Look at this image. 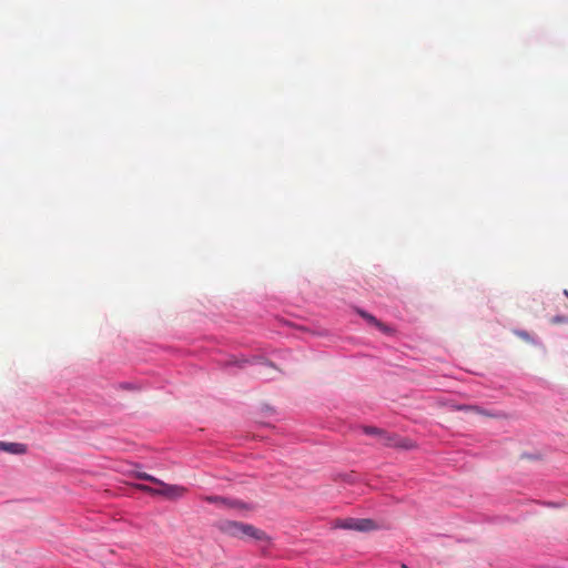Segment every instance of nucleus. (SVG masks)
Instances as JSON below:
<instances>
[{"label": "nucleus", "instance_id": "16", "mask_svg": "<svg viewBox=\"0 0 568 568\" xmlns=\"http://www.w3.org/2000/svg\"><path fill=\"white\" fill-rule=\"evenodd\" d=\"M120 388L126 389V390H134L136 387L133 384L130 383H122L120 384Z\"/></svg>", "mask_w": 568, "mask_h": 568}, {"label": "nucleus", "instance_id": "1", "mask_svg": "<svg viewBox=\"0 0 568 568\" xmlns=\"http://www.w3.org/2000/svg\"><path fill=\"white\" fill-rule=\"evenodd\" d=\"M203 499L206 503L214 504L219 508L227 510L232 514H241L246 511V504L243 500L223 497V496H205Z\"/></svg>", "mask_w": 568, "mask_h": 568}, {"label": "nucleus", "instance_id": "9", "mask_svg": "<svg viewBox=\"0 0 568 568\" xmlns=\"http://www.w3.org/2000/svg\"><path fill=\"white\" fill-rule=\"evenodd\" d=\"M135 477H136L138 479H142V480L151 481V483H153V484L160 483V479H159V478H156V477H154V476H152V475H150V474H148V473H143V471H139V473H136V474H135Z\"/></svg>", "mask_w": 568, "mask_h": 568}, {"label": "nucleus", "instance_id": "10", "mask_svg": "<svg viewBox=\"0 0 568 568\" xmlns=\"http://www.w3.org/2000/svg\"><path fill=\"white\" fill-rule=\"evenodd\" d=\"M464 409L473 410V412H476V413H479V414H483V415H486V416H489V417H501L500 414L487 413V412L480 409L478 406H465Z\"/></svg>", "mask_w": 568, "mask_h": 568}, {"label": "nucleus", "instance_id": "18", "mask_svg": "<svg viewBox=\"0 0 568 568\" xmlns=\"http://www.w3.org/2000/svg\"><path fill=\"white\" fill-rule=\"evenodd\" d=\"M403 568H408L406 565H403Z\"/></svg>", "mask_w": 568, "mask_h": 568}, {"label": "nucleus", "instance_id": "5", "mask_svg": "<svg viewBox=\"0 0 568 568\" xmlns=\"http://www.w3.org/2000/svg\"><path fill=\"white\" fill-rule=\"evenodd\" d=\"M219 529L233 537H244L248 534V527L233 520H220Z\"/></svg>", "mask_w": 568, "mask_h": 568}, {"label": "nucleus", "instance_id": "14", "mask_svg": "<svg viewBox=\"0 0 568 568\" xmlns=\"http://www.w3.org/2000/svg\"><path fill=\"white\" fill-rule=\"evenodd\" d=\"M514 333L526 342H531L530 334L526 331H514Z\"/></svg>", "mask_w": 568, "mask_h": 568}, {"label": "nucleus", "instance_id": "12", "mask_svg": "<svg viewBox=\"0 0 568 568\" xmlns=\"http://www.w3.org/2000/svg\"><path fill=\"white\" fill-rule=\"evenodd\" d=\"M363 429H364L365 434L375 436L376 438L378 437L379 433L382 432L381 428H376V427H372V426H366Z\"/></svg>", "mask_w": 568, "mask_h": 568}, {"label": "nucleus", "instance_id": "13", "mask_svg": "<svg viewBox=\"0 0 568 568\" xmlns=\"http://www.w3.org/2000/svg\"><path fill=\"white\" fill-rule=\"evenodd\" d=\"M251 365H254V366H255V371H256L258 374H262V368H263L264 366H267V364H266V363H264V362H262V361H260V359H254V361H253L252 358H251Z\"/></svg>", "mask_w": 568, "mask_h": 568}, {"label": "nucleus", "instance_id": "2", "mask_svg": "<svg viewBox=\"0 0 568 568\" xmlns=\"http://www.w3.org/2000/svg\"><path fill=\"white\" fill-rule=\"evenodd\" d=\"M334 528L357 531H371L377 529V525L373 519L368 518H345L336 519L334 521Z\"/></svg>", "mask_w": 568, "mask_h": 568}, {"label": "nucleus", "instance_id": "4", "mask_svg": "<svg viewBox=\"0 0 568 568\" xmlns=\"http://www.w3.org/2000/svg\"><path fill=\"white\" fill-rule=\"evenodd\" d=\"M272 539L264 531L251 527V550L256 549L261 555H267Z\"/></svg>", "mask_w": 568, "mask_h": 568}, {"label": "nucleus", "instance_id": "11", "mask_svg": "<svg viewBox=\"0 0 568 568\" xmlns=\"http://www.w3.org/2000/svg\"><path fill=\"white\" fill-rule=\"evenodd\" d=\"M138 489L144 491V493H148L150 495H158V488H152L148 485H142V484H139L135 486Z\"/></svg>", "mask_w": 568, "mask_h": 568}, {"label": "nucleus", "instance_id": "15", "mask_svg": "<svg viewBox=\"0 0 568 568\" xmlns=\"http://www.w3.org/2000/svg\"><path fill=\"white\" fill-rule=\"evenodd\" d=\"M550 322H551L552 324H561V323H567V322H568V318H567L566 316H559V315H557V316H554V317L550 320Z\"/></svg>", "mask_w": 568, "mask_h": 568}, {"label": "nucleus", "instance_id": "17", "mask_svg": "<svg viewBox=\"0 0 568 568\" xmlns=\"http://www.w3.org/2000/svg\"><path fill=\"white\" fill-rule=\"evenodd\" d=\"M564 294L568 297V290H565Z\"/></svg>", "mask_w": 568, "mask_h": 568}, {"label": "nucleus", "instance_id": "7", "mask_svg": "<svg viewBox=\"0 0 568 568\" xmlns=\"http://www.w3.org/2000/svg\"><path fill=\"white\" fill-rule=\"evenodd\" d=\"M358 314L366 320L371 325L375 326L377 329L385 334H392L393 329L388 327L386 324L378 321L375 316L371 315L369 313L365 311H358Z\"/></svg>", "mask_w": 568, "mask_h": 568}, {"label": "nucleus", "instance_id": "8", "mask_svg": "<svg viewBox=\"0 0 568 568\" xmlns=\"http://www.w3.org/2000/svg\"><path fill=\"white\" fill-rule=\"evenodd\" d=\"M0 452H6L9 454H14V455H21L27 452V446L24 444H20V443L0 442Z\"/></svg>", "mask_w": 568, "mask_h": 568}, {"label": "nucleus", "instance_id": "6", "mask_svg": "<svg viewBox=\"0 0 568 568\" xmlns=\"http://www.w3.org/2000/svg\"><path fill=\"white\" fill-rule=\"evenodd\" d=\"M156 485L160 486V488H158L156 490L158 495L163 496L168 499L180 498L184 496V494L186 493V488H184L183 486L165 484L162 480H160V483H156Z\"/></svg>", "mask_w": 568, "mask_h": 568}, {"label": "nucleus", "instance_id": "3", "mask_svg": "<svg viewBox=\"0 0 568 568\" xmlns=\"http://www.w3.org/2000/svg\"><path fill=\"white\" fill-rule=\"evenodd\" d=\"M377 442L386 447H397L403 449H412L415 447L414 443L410 439L399 437L395 434L386 433L383 429L377 437Z\"/></svg>", "mask_w": 568, "mask_h": 568}]
</instances>
